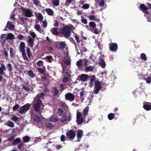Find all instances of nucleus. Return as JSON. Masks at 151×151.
Returning <instances> with one entry per match:
<instances>
[{"mask_svg": "<svg viewBox=\"0 0 151 151\" xmlns=\"http://www.w3.org/2000/svg\"><path fill=\"white\" fill-rule=\"evenodd\" d=\"M109 50L112 52H116L118 46L116 43L111 42L109 44Z\"/></svg>", "mask_w": 151, "mask_h": 151, "instance_id": "nucleus-8", "label": "nucleus"}, {"mask_svg": "<svg viewBox=\"0 0 151 151\" xmlns=\"http://www.w3.org/2000/svg\"><path fill=\"white\" fill-rule=\"evenodd\" d=\"M89 5L88 4H85L82 6V8L84 9H87L89 7Z\"/></svg>", "mask_w": 151, "mask_h": 151, "instance_id": "nucleus-55", "label": "nucleus"}, {"mask_svg": "<svg viewBox=\"0 0 151 151\" xmlns=\"http://www.w3.org/2000/svg\"><path fill=\"white\" fill-rule=\"evenodd\" d=\"M43 62L41 60H39L37 63V65L38 66H43Z\"/></svg>", "mask_w": 151, "mask_h": 151, "instance_id": "nucleus-51", "label": "nucleus"}, {"mask_svg": "<svg viewBox=\"0 0 151 151\" xmlns=\"http://www.w3.org/2000/svg\"><path fill=\"white\" fill-rule=\"evenodd\" d=\"M46 21V20L45 19V21L42 22L43 27L44 28H46L47 26V22Z\"/></svg>", "mask_w": 151, "mask_h": 151, "instance_id": "nucleus-60", "label": "nucleus"}, {"mask_svg": "<svg viewBox=\"0 0 151 151\" xmlns=\"http://www.w3.org/2000/svg\"><path fill=\"white\" fill-rule=\"evenodd\" d=\"M73 26L71 25L70 27L68 25L66 26L63 27L60 29V35L62 37L68 39L71 35V31Z\"/></svg>", "mask_w": 151, "mask_h": 151, "instance_id": "nucleus-1", "label": "nucleus"}, {"mask_svg": "<svg viewBox=\"0 0 151 151\" xmlns=\"http://www.w3.org/2000/svg\"><path fill=\"white\" fill-rule=\"evenodd\" d=\"M83 60L85 62L84 63V66L85 67L87 66L89 62V60L88 59L86 58H84Z\"/></svg>", "mask_w": 151, "mask_h": 151, "instance_id": "nucleus-48", "label": "nucleus"}, {"mask_svg": "<svg viewBox=\"0 0 151 151\" xmlns=\"http://www.w3.org/2000/svg\"><path fill=\"white\" fill-rule=\"evenodd\" d=\"M88 106L86 107L85 109H84L83 111V117L84 118L86 117V116L88 115Z\"/></svg>", "mask_w": 151, "mask_h": 151, "instance_id": "nucleus-20", "label": "nucleus"}, {"mask_svg": "<svg viewBox=\"0 0 151 151\" xmlns=\"http://www.w3.org/2000/svg\"><path fill=\"white\" fill-rule=\"evenodd\" d=\"M85 93V92L83 91H81L80 93V97L81 99L83 101V100H84V97H83V95Z\"/></svg>", "mask_w": 151, "mask_h": 151, "instance_id": "nucleus-49", "label": "nucleus"}, {"mask_svg": "<svg viewBox=\"0 0 151 151\" xmlns=\"http://www.w3.org/2000/svg\"><path fill=\"white\" fill-rule=\"evenodd\" d=\"M99 64L102 68H104L106 66V63L104 59L101 58L99 60Z\"/></svg>", "mask_w": 151, "mask_h": 151, "instance_id": "nucleus-19", "label": "nucleus"}, {"mask_svg": "<svg viewBox=\"0 0 151 151\" xmlns=\"http://www.w3.org/2000/svg\"><path fill=\"white\" fill-rule=\"evenodd\" d=\"M22 52V56L23 59L24 60H28V58L26 55V53H25V51Z\"/></svg>", "mask_w": 151, "mask_h": 151, "instance_id": "nucleus-46", "label": "nucleus"}, {"mask_svg": "<svg viewBox=\"0 0 151 151\" xmlns=\"http://www.w3.org/2000/svg\"><path fill=\"white\" fill-rule=\"evenodd\" d=\"M104 4L105 1L104 0H101L99 3V7H103L104 6Z\"/></svg>", "mask_w": 151, "mask_h": 151, "instance_id": "nucleus-47", "label": "nucleus"}, {"mask_svg": "<svg viewBox=\"0 0 151 151\" xmlns=\"http://www.w3.org/2000/svg\"><path fill=\"white\" fill-rule=\"evenodd\" d=\"M89 19L90 20H94L95 21L99 22L100 21L99 18H96L95 17V16L94 15H89L88 17Z\"/></svg>", "mask_w": 151, "mask_h": 151, "instance_id": "nucleus-18", "label": "nucleus"}, {"mask_svg": "<svg viewBox=\"0 0 151 151\" xmlns=\"http://www.w3.org/2000/svg\"><path fill=\"white\" fill-rule=\"evenodd\" d=\"M50 120L52 122H55L58 121V119L56 116H52L50 118Z\"/></svg>", "mask_w": 151, "mask_h": 151, "instance_id": "nucleus-37", "label": "nucleus"}, {"mask_svg": "<svg viewBox=\"0 0 151 151\" xmlns=\"http://www.w3.org/2000/svg\"><path fill=\"white\" fill-rule=\"evenodd\" d=\"M82 59H80L76 63V65L78 67H82L83 66V65L82 64Z\"/></svg>", "mask_w": 151, "mask_h": 151, "instance_id": "nucleus-30", "label": "nucleus"}, {"mask_svg": "<svg viewBox=\"0 0 151 151\" xmlns=\"http://www.w3.org/2000/svg\"><path fill=\"white\" fill-rule=\"evenodd\" d=\"M140 8L142 11V12L145 14L147 15L150 13L148 11V8L144 4H142L140 5Z\"/></svg>", "mask_w": 151, "mask_h": 151, "instance_id": "nucleus-11", "label": "nucleus"}, {"mask_svg": "<svg viewBox=\"0 0 151 151\" xmlns=\"http://www.w3.org/2000/svg\"><path fill=\"white\" fill-rule=\"evenodd\" d=\"M19 47L21 52L25 51V44L23 42H21L19 44Z\"/></svg>", "mask_w": 151, "mask_h": 151, "instance_id": "nucleus-21", "label": "nucleus"}, {"mask_svg": "<svg viewBox=\"0 0 151 151\" xmlns=\"http://www.w3.org/2000/svg\"><path fill=\"white\" fill-rule=\"evenodd\" d=\"M15 26L13 24H10L9 26V29H14Z\"/></svg>", "mask_w": 151, "mask_h": 151, "instance_id": "nucleus-64", "label": "nucleus"}, {"mask_svg": "<svg viewBox=\"0 0 151 151\" xmlns=\"http://www.w3.org/2000/svg\"><path fill=\"white\" fill-rule=\"evenodd\" d=\"M29 38L28 40V45L31 48H32L34 46V40L30 36H28Z\"/></svg>", "mask_w": 151, "mask_h": 151, "instance_id": "nucleus-13", "label": "nucleus"}, {"mask_svg": "<svg viewBox=\"0 0 151 151\" xmlns=\"http://www.w3.org/2000/svg\"><path fill=\"white\" fill-rule=\"evenodd\" d=\"M30 106V104L27 103L21 107L19 109V113L21 114H24L29 109Z\"/></svg>", "mask_w": 151, "mask_h": 151, "instance_id": "nucleus-5", "label": "nucleus"}, {"mask_svg": "<svg viewBox=\"0 0 151 151\" xmlns=\"http://www.w3.org/2000/svg\"><path fill=\"white\" fill-rule=\"evenodd\" d=\"M89 77V76L86 74H82L78 76L77 78V80L82 81H87Z\"/></svg>", "mask_w": 151, "mask_h": 151, "instance_id": "nucleus-10", "label": "nucleus"}, {"mask_svg": "<svg viewBox=\"0 0 151 151\" xmlns=\"http://www.w3.org/2000/svg\"><path fill=\"white\" fill-rule=\"evenodd\" d=\"M22 140L24 142H29L30 140V138L27 136L22 137Z\"/></svg>", "mask_w": 151, "mask_h": 151, "instance_id": "nucleus-27", "label": "nucleus"}, {"mask_svg": "<svg viewBox=\"0 0 151 151\" xmlns=\"http://www.w3.org/2000/svg\"><path fill=\"white\" fill-rule=\"evenodd\" d=\"M89 26L91 29L95 28L96 27L95 23L93 22H90L89 23Z\"/></svg>", "mask_w": 151, "mask_h": 151, "instance_id": "nucleus-26", "label": "nucleus"}, {"mask_svg": "<svg viewBox=\"0 0 151 151\" xmlns=\"http://www.w3.org/2000/svg\"><path fill=\"white\" fill-rule=\"evenodd\" d=\"M28 75L31 78H33L36 77V74H34L33 71L31 70H30L28 71Z\"/></svg>", "mask_w": 151, "mask_h": 151, "instance_id": "nucleus-25", "label": "nucleus"}, {"mask_svg": "<svg viewBox=\"0 0 151 151\" xmlns=\"http://www.w3.org/2000/svg\"><path fill=\"white\" fill-rule=\"evenodd\" d=\"M115 117V115L114 114L110 113L108 115V118L110 120H111L113 119Z\"/></svg>", "mask_w": 151, "mask_h": 151, "instance_id": "nucleus-36", "label": "nucleus"}, {"mask_svg": "<svg viewBox=\"0 0 151 151\" xmlns=\"http://www.w3.org/2000/svg\"><path fill=\"white\" fill-rule=\"evenodd\" d=\"M75 38L77 43H78L80 42V38L78 36L77 34H76V35L75 36Z\"/></svg>", "mask_w": 151, "mask_h": 151, "instance_id": "nucleus-53", "label": "nucleus"}, {"mask_svg": "<svg viewBox=\"0 0 151 151\" xmlns=\"http://www.w3.org/2000/svg\"><path fill=\"white\" fill-rule=\"evenodd\" d=\"M45 12L47 13L48 15L50 16L53 15L54 13L53 11L51 9L47 8L45 10Z\"/></svg>", "mask_w": 151, "mask_h": 151, "instance_id": "nucleus-24", "label": "nucleus"}, {"mask_svg": "<svg viewBox=\"0 0 151 151\" xmlns=\"http://www.w3.org/2000/svg\"><path fill=\"white\" fill-rule=\"evenodd\" d=\"M67 120L66 116H65V114L63 116V119L60 120L61 122L62 123H63L64 122H65Z\"/></svg>", "mask_w": 151, "mask_h": 151, "instance_id": "nucleus-52", "label": "nucleus"}, {"mask_svg": "<svg viewBox=\"0 0 151 151\" xmlns=\"http://www.w3.org/2000/svg\"><path fill=\"white\" fill-rule=\"evenodd\" d=\"M14 39V36L11 33H9L8 34L7 37L6 38V39L12 40Z\"/></svg>", "mask_w": 151, "mask_h": 151, "instance_id": "nucleus-34", "label": "nucleus"}, {"mask_svg": "<svg viewBox=\"0 0 151 151\" xmlns=\"http://www.w3.org/2000/svg\"><path fill=\"white\" fill-rule=\"evenodd\" d=\"M12 119L14 121L16 122L18 120V117L16 116H13L12 117Z\"/></svg>", "mask_w": 151, "mask_h": 151, "instance_id": "nucleus-62", "label": "nucleus"}, {"mask_svg": "<svg viewBox=\"0 0 151 151\" xmlns=\"http://www.w3.org/2000/svg\"><path fill=\"white\" fill-rule=\"evenodd\" d=\"M83 131L81 130H79L77 134V141L79 142L80 141L81 138L83 136Z\"/></svg>", "mask_w": 151, "mask_h": 151, "instance_id": "nucleus-16", "label": "nucleus"}, {"mask_svg": "<svg viewBox=\"0 0 151 151\" xmlns=\"http://www.w3.org/2000/svg\"><path fill=\"white\" fill-rule=\"evenodd\" d=\"M36 17L38 20L40 21H42L43 19V16L40 13H39L37 16H36Z\"/></svg>", "mask_w": 151, "mask_h": 151, "instance_id": "nucleus-39", "label": "nucleus"}, {"mask_svg": "<svg viewBox=\"0 0 151 151\" xmlns=\"http://www.w3.org/2000/svg\"><path fill=\"white\" fill-rule=\"evenodd\" d=\"M52 4L55 6H58L59 4V0H52Z\"/></svg>", "mask_w": 151, "mask_h": 151, "instance_id": "nucleus-31", "label": "nucleus"}, {"mask_svg": "<svg viewBox=\"0 0 151 151\" xmlns=\"http://www.w3.org/2000/svg\"><path fill=\"white\" fill-rule=\"evenodd\" d=\"M140 57L142 60H144L145 61H146L147 60V58L146 57V55L144 53H142L141 54Z\"/></svg>", "mask_w": 151, "mask_h": 151, "instance_id": "nucleus-43", "label": "nucleus"}, {"mask_svg": "<svg viewBox=\"0 0 151 151\" xmlns=\"http://www.w3.org/2000/svg\"><path fill=\"white\" fill-rule=\"evenodd\" d=\"M143 105V108L146 110L150 111L151 110V103L144 101Z\"/></svg>", "mask_w": 151, "mask_h": 151, "instance_id": "nucleus-12", "label": "nucleus"}, {"mask_svg": "<svg viewBox=\"0 0 151 151\" xmlns=\"http://www.w3.org/2000/svg\"><path fill=\"white\" fill-rule=\"evenodd\" d=\"M68 81V78L64 76L63 78L62 81L64 83H66Z\"/></svg>", "mask_w": 151, "mask_h": 151, "instance_id": "nucleus-57", "label": "nucleus"}, {"mask_svg": "<svg viewBox=\"0 0 151 151\" xmlns=\"http://www.w3.org/2000/svg\"><path fill=\"white\" fill-rule=\"evenodd\" d=\"M65 86V84L63 83H61L60 84V91H61V92H62L64 90V86Z\"/></svg>", "mask_w": 151, "mask_h": 151, "instance_id": "nucleus-54", "label": "nucleus"}, {"mask_svg": "<svg viewBox=\"0 0 151 151\" xmlns=\"http://www.w3.org/2000/svg\"><path fill=\"white\" fill-rule=\"evenodd\" d=\"M14 137L13 136H12L11 137H9L7 140L11 142L13 140H13H14Z\"/></svg>", "mask_w": 151, "mask_h": 151, "instance_id": "nucleus-63", "label": "nucleus"}, {"mask_svg": "<svg viewBox=\"0 0 151 151\" xmlns=\"http://www.w3.org/2000/svg\"><path fill=\"white\" fill-rule=\"evenodd\" d=\"M42 101L40 100V98L37 99L36 102L34 105V110L35 112H37L40 111V107L42 104Z\"/></svg>", "mask_w": 151, "mask_h": 151, "instance_id": "nucleus-4", "label": "nucleus"}, {"mask_svg": "<svg viewBox=\"0 0 151 151\" xmlns=\"http://www.w3.org/2000/svg\"><path fill=\"white\" fill-rule=\"evenodd\" d=\"M58 28L57 27H54L50 30L51 32L54 35L58 36L60 35V32H58Z\"/></svg>", "mask_w": 151, "mask_h": 151, "instance_id": "nucleus-14", "label": "nucleus"}, {"mask_svg": "<svg viewBox=\"0 0 151 151\" xmlns=\"http://www.w3.org/2000/svg\"><path fill=\"white\" fill-rule=\"evenodd\" d=\"M64 112L63 109L62 108H58L57 110V113L58 116H61L63 115Z\"/></svg>", "mask_w": 151, "mask_h": 151, "instance_id": "nucleus-28", "label": "nucleus"}, {"mask_svg": "<svg viewBox=\"0 0 151 151\" xmlns=\"http://www.w3.org/2000/svg\"><path fill=\"white\" fill-rule=\"evenodd\" d=\"M91 31L92 32L96 35L98 34L99 33V29L98 28H96V27L92 29Z\"/></svg>", "mask_w": 151, "mask_h": 151, "instance_id": "nucleus-38", "label": "nucleus"}, {"mask_svg": "<svg viewBox=\"0 0 151 151\" xmlns=\"http://www.w3.org/2000/svg\"><path fill=\"white\" fill-rule=\"evenodd\" d=\"M27 54L28 56L29 57H30L31 56V51L30 48L28 47H27L26 48Z\"/></svg>", "mask_w": 151, "mask_h": 151, "instance_id": "nucleus-45", "label": "nucleus"}, {"mask_svg": "<svg viewBox=\"0 0 151 151\" xmlns=\"http://www.w3.org/2000/svg\"><path fill=\"white\" fill-rule=\"evenodd\" d=\"M38 70L40 73L44 74L45 71V67H43L42 68H38Z\"/></svg>", "mask_w": 151, "mask_h": 151, "instance_id": "nucleus-42", "label": "nucleus"}, {"mask_svg": "<svg viewBox=\"0 0 151 151\" xmlns=\"http://www.w3.org/2000/svg\"><path fill=\"white\" fill-rule=\"evenodd\" d=\"M82 114L81 112H77L76 115V122L78 124L81 125L83 121V119L81 117Z\"/></svg>", "mask_w": 151, "mask_h": 151, "instance_id": "nucleus-9", "label": "nucleus"}, {"mask_svg": "<svg viewBox=\"0 0 151 151\" xmlns=\"http://www.w3.org/2000/svg\"><path fill=\"white\" fill-rule=\"evenodd\" d=\"M81 22L84 24H86L87 23V21L86 19L83 16H81Z\"/></svg>", "mask_w": 151, "mask_h": 151, "instance_id": "nucleus-44", "label": "nucleus"}, {"mask_svg": "<svg viewBox=\"0 0 151 151\" xmlns=\"http://www.w3.org/2000/svg\"><path fill=\"white\" fill-rule=\"evenodd\" d=\"M6 68L8 71L9 72H11L12 71V69L13 68L12 67V65L11 64L8 63L7 64Z\"/></svg>", "mask_w": 151, "mask_h": 151, "instance_id": "nucleus-35", "label": "nucleus"}, {"mask_svg": "<svg viewBox=\"0 0 151 151\" xmlns=\"http://www.w3.org/2000/svg\"><path fill=\"white\" fill-rule=\"evenodd\" d=\"M65 99L70 102H72L75 100V95L70 92L66 93L65 95Z\"/></svg>", "mask_w": 151, "mask_h": 151, "instance_id": "nucleus-7", "label": "nucleus"}, {"mask_svg": "<svg viewBox=\"0 0 151 151\" xmlns=\"http://www.w3.org/2000/svg\"><path fill=\"white\" fill-rule=\"evenodd\" d=\"M95 67L92 66H86L85 68V70L86 72H92L93 71Z\"/></svg>", "mask_w": 151, "mask_h": 151, "instance_id": "nucleus-17", "label": "nucleus"}, {"mask_svg": "<svg viewBox=\"0 0 151 151\" xmlns=\"http://www.w3.org/2000/svg\"><path fill=\"white\" fill-rule=\"evenodd\" d=\"M94 89L93 92L94 94H98L102 88V86L101 85L100 81L98 80H96L95 81L94 84Z\"/></svg>", "mask_w": 151, "mask_h": 151, "instance_id": "nucleus-2", "label": "nucleus"}, {"mask_svg": "<svg viewBox=\"0 0 151 151\" xmlns=\"http://www.w3.org/2000/svg\"><path fill=\"white\" fill-rule=\"evenodd\" d=\"M6 124L9 127H14V123L11 121H9L6 123Z\"/></svg>", "mask_w": 151, "mask_h": 151, "instance_id": "nucleus-33", "label": "nucleus"}, {"mask_svg": "<svg viewBox=\"0 0 151 151\" xmlns=\"http://www.w3.org/2000/svg\"><path fill=\"white\" fill-rule=\"evenodd\" d=\"M34 120L35 122L38 123H40L41 121V119L37 115L34 116Z\"/></svg>", "mask_w": 151, "mask_h": 151, "instance_id": "nucleus-32", "label": "nucleus"}, {"mask_svg": "<svg viewBox=\"0 0 151 151\" xmlns=\"http://www.w3.org/2000/svg\"><path fill=\"white\" fill-rule=\"evenodd\" d=\"M6 70L5 66L3 64H2L1 65V67H0V75H3L4 73L5 74V73L4 72V71Z\"/></svg>", "mask_w": 151, "mask_h": 151, "instance_id": "nucleus-15", "label": "nucleus"}, {"mask_svg": "<svg viewBox=\"0 0 151 151\" xmlns=\"http://www.w3.org/2000/svg\"><path fill=\"white\" fill-rule=\"evenodd\" d=\"M30 34L33 39L36 37V34L34 32H30Z\"/></svg>", "mask_w": 151, "mask_h": 151, "instance_id": "nucleus-61", "label": "nucleus"}, {"mask_svg": "<svg viewBox=\"0 0 151 151\" xmlns=\"http://www.w3.org/2000/svg\"><path fill=\"white\" fill-rule=\"evenodd\" d=\"M22 10L26 17H31L33 15L32 12L29 9L22 7Z\"/></svg>", "mask_w": 151, "mask_h": 151, "instance_id": "nucleus-6", "label": "nucleus"}, {"mask_svg": "<svg viewBox=\"0 0 151 151\" xmlns=\"http://www.w3.org/2000/svg\"><path fill=\"white\" fill-rule=\"evenodd\" d=\"M24 144L22 142H20L17 145V147L19 150L20 151H22V150L21 149L22 147H24Z\"/></svg>", "mask_w": 151, "mask_h": 151, "instance_id": "nucleus-41", "label": "nucleus"}, {"mask_svg": "<svg viewBox=\"0 0 151 151\" xmlns=\"http://www.w3.org/2000/svg\"><path fill=\"white\" fill-rule=\"evenodd\" d=\"M59 45H60L59 49L61 50H63L65 48L66 45V43L65 41L59 43Z\"/></svg>", "mask_w": 151, "mask_h": 151, "instance_id": "nucleus-22", "label": "nucleus"}, {"mask_svg": "<svg viewBox=\"0 0 151 151\" xmlns=\"http://www.w3.org/2000/svg\"><path fill=\"white\" fill-rule=\"evenodd\" d=\"M76 135V131L70 129L66 132V136L70 140H72Z\"/></svg>", "mask_w": 151, "mask_h": 151, "instance_id": "nucleus-3", "label": "nucleus"}, {"mask_svg": "<svg viewBox=\"0 0 151 151\" xmlns=\"http://www.w3.org/2000/svg\"><path fill=\"white\" fill-rule=\"evenodd\" d=\"M53 26L56 27H58L59 26V23L58 22L57 20H55L54 21V22L53 24Z\"/></svg>", "mask_w": 151, "mask_h": 151, "instance_id": "nucleus-59", "label": "nucleus"}, {"mask_svg": "<svg viewBox=\"0 0 151 151\" xmlns=\"http://www.w3.org/2000/svg\"><path fill=\"white\" fill-rule=\"evenodd\" d=\"M19 106L18 104H16L13 108V110L14 111H16L17 109L19 108Z\"/></svg>", "mask_w": 151, "mask_h": 151, "instance_id": "nucleus-58", "label": "nucleus"}, {"mask_svg": "<svg viewBox=\"0 0 151 151\" xmlns=\"http://www.w3.org/2000/svg\"><path fill=\"white\" fill-rule=\"evenodd\" d=\"M34 28L37 31L39 32H41V29L39 24L35 25H34Z\"/></svg>", "mask_w": 151, "mask_h": 151, "instance_id": "nucleus-40", "label": "nucleus"}, {"mask_svg": "<svg viewBox=\"0 0 151 151\" xmlns=\"http://www.w3.org/2000/svg\"><path fill=\"white\" fill-rule=\"evenodd\" d=\"M21 141V139L20 138H17L13 140L12 142V144L13 145H17L18 144H19L20 142Z\"/></svg>", "mask_w": 151, "mask_h": 151, "instance_id": "nucleus-23", "label": "nucleus"}, {"mask_svg": "<svg viewBox=\"0 0 151 151\" xmlns=\"http://www.w3.org/2000/svg\"><path fill=\"white\" fill-rule=\"evenodd\" d=\"M46 58L48 60V62L49 63H51V60L53 58L52 56L51 55L47 56L46 57Z\"/></svg>", "mask_w": 151, "mask_h": 151, "instance_id": "nucleus-56", "label": "nucleus"}, {"mask_svg": "<svg viewBox=\"0 0 151 151\" xmlns=\"http://www.w3.org/2000/svg\"><path fill=\"white\" fill-rule=\"evenodd\" d=\"M53 91L54 93H53V95L55 96H56L58 95L59 93V91L58 89L56 87H53Z\"/></svg>", "mask_w": 151, "mask_h": 151, "instance_id": "nucleus-29", "label": "nucleus"}, {"mask_svg": "<svg viewBox=\"0 0 151 151\" xmlns=\"http://www.w3.org/2000/svg\"><path fill=\"white\" fill-rule=\"evenodd\" d=\"M146 81L147 83H149L151 82V75H150L147 78Z\"/></svg>", "mask_w": 151, "mask_h": 151, "instance_id": "nucleus-50", "label": "nucleus"}]
</instances>
